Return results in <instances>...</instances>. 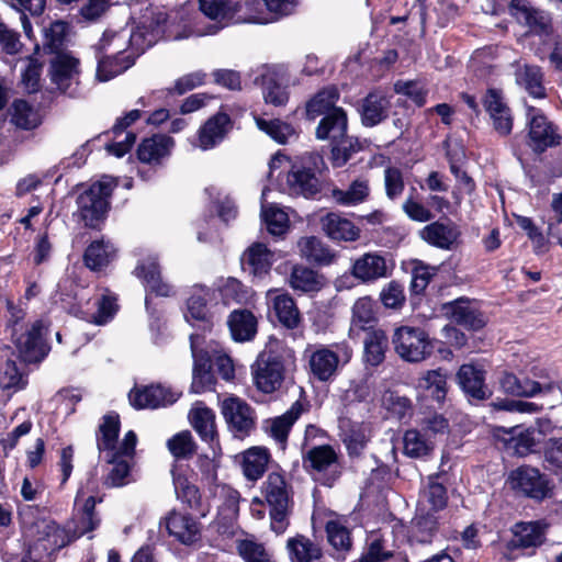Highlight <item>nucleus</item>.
Listing matches in <instances>:
<instances>
[{
	"label": "nucleus",
	"mask_w": 562,
	"mask_h": 562,
	"mask_svg": "<svg viewBox=\"0 0 562 562\" xmlns=\"http://www.w3.org/2000/svg\"><path fill=\"white\" fill-rule=\"evenodd\" d=\"M371 193L370 182L367 178L355 179L347 189L335 188L331 199L341 206H356L364 203Z\"/></svg>",
	"instance_id": "obj_41"
},
{
	"label": "nucleus",
	"mask_w": 562,
	"mask_h": 562,
	"mask_svg": "<svg viewBox=\"0 0 562 562\" xmlns=\"http://www.w3.org/2000/svg\"><path fill=\"white\" fill-rule=\"evenodd\" d=\"M53 85L64 94L75 97L79 89V59L68 53H57L49 63Z\"/></svg>",
	"instance_id": "obj_11"
},
{
	"label": "nucleus",
	"mask_w": 562,
	"mask_h": 562,
	"mask_svg": "<svg viewBox=\"0 0 562 562\" xmlns=\"http://www.w3.org/2000/svg\"><path fill=\"white\" fill-rule=\"evenodd\" d=\"M291 286L304 293L316 292L322 288L318 274L306 267H294L290 278Z\"/></svg>",
	"instance_id": "obj_62"
},
{
	"label": "nucleus",
	"mask_w": 562,
	"mask_h": 562,
	"mask_svg": "<svg viewBox=\"0 0 562 562\" xmlns=\"http://www.w3.org/2000/svg\"><path fill=\"white\" fill-rule=\"evenodd\" d=\"M173 145L175 142L171 137L154 135L139 144L137 157L144 164L159 165L170 155Z\"/></svg>",
	"instance_id": "obj_36"
},
{
	"label": "nucleus",
	"mask_w": 562,
	"mask_h": 562,
	"mask_svg": "<svg viewBox=\"0 0 562 562\" xmlns=\"http://www.w3.org/2000/svg\"><path fill=\"white\" fill-rule=\"evenodd\" d=\"M171 475L177 498L205 516V512L201 508L200 491L187 475V470L182 467H173Z\"/></svg>",
	"instance_id": "obj_34"
},
{
	"label": "nucleus",
	"mask_w": 562,
	"mask_h": 562,
	"mask_svg": "<svg viewBox=\"0 0 562 562\" xmlns=\"http://www.w3.org/2000/svg\"><path fill=\"white\" fill-rule=\"evenodd\" d=\"M212 299V292L209 288L195 284L191 289V294L187 301V312L184 317L188 322L201 321L209 324L207 302Z\"/></svg>",
	"instance_id": "obj_47"
},
{
	"label": "nucleus",
	"mask_w": 562,
	"mask_h": 562,
	"mask_svg": "<svg viewBox=\"0 0 562 562\" xmlns=\"http://www.w3.org/2000/svg\"><path fill=\"white\" fill-rule=\"evenodd\" d=\"M303 467L312 473L316 481L330 486L339 475L338 454L331 446L319 445L303 456Z\"/></svg>",
	"instance_id": "obj_9"
},
{
	"label": "nucleus",
	"mask_w": 562,
	"mask_h": 562,
	"mask_svg": "<svg viewBox=\"0 0 562 562\" xmlns=\"http://www.w3.org/2000/svg\"><path fill=\"white\" fill-rule=\"evenodd\" d=\"M119 432V415L114 413L105 415L99 426V435L97 437V446L100 456L104 460H114L115 452L119 451L121 445L117 442Z\"/></svg>",
	"instance_id": "obj_30"
},
{
	"label": "nucleus",
	"mask_w": 562,
	"mask_h": 562,
	"mask_svg": "<svg viewBox=\"0 0 562 562\" xmlns=\"http://www.w3.org/2000/svg\"><path fill=\"white\" fill-rule=\"evenodd\" d=\"M273 254L261 243L251 245L243 256L244 265L255 277L267 274L273 263Z\"/></svg>",
	"instance_id": "obj_49"
},
{
	"label": "nucleus",
	"mask_w": 562,
	"mask_h": 562,
	"mask_svg": "<svg viewBox=\"0 0 562 562\" xmlns=\"http://www.w3.org/2000/svg\"><path fill=\"white\" fill-rule=\"evenodd\" d=\"M443 311L454 323L468 329L477 330L485 325L483 314L468 299L460 297L449 302L443 305Z\"/></svg>",
	"instance_id": "obj_25"
},
{
	"label": "nucleus",
	"mask_w": 562,
	"mask_h": 562,
	"mask_svg": "<svg viewBox=\"0 0 562 562\" xmlns=\"http://www.w3.org/2000/svg\"><path fill=\"white\" fill-rule=\"evenodd\" d=\"M419 236L436 248L451 250L458 243L460 231L452 222L436 221L423 227Z\"/></svg>",
	"instance_id": "obj_23"
},
{
	"label": "nucleus",
	"mask_w": 562,
	"mask_h": 562,
	"mask_svg": "<svg viewBox=\"0 0 562 562\" xmlns=\"http://www.w3.org/2000/svg\"><path fill=\"white\" fill-rule=\"evenodd\" d=\"M257 127L269 135L279 144H286L295 137V130L289 123L281 120H266L259 116L255 117Z\"/></svg>",
	"instance_id": "obj_61"
},
{
	"label": "nucleus",
	"mask_w": 562,
	"mask_h": 562,
	"mask_svg": "<svg viewBox=\"0 0 562 562\" xmlns=\"http://www.w3.org/2000/svg\"><path fill=\"white\" fill-rule=\"evenodd\" d=\"M390 108L391 102L384 93L380 91L369 93L361 103L362 124L368 127L380 124L389 116Z\"/></svg>",
	"instance_id": "obj_35"
},
{
	"label": "nucleus",
	"mask_w": 562,
	"mask_h": 562,
	"mask_svg": "<svg viewBox=\"0 0 562 562\" xmlns=\"http://www.w3.org/2000/svg\"><path fill=\"white\" fill-rule=\"evenodd\" d=\"M263 493L270 507H288L289 494L286 484L282 474L278 472L269 473L263 483Z\"/></svg>",
	"instance_id": "obj_58"
},
{
	"label": "nucleus",
	"mask_w": 562,
	"mask_h": 562,
	"mask_svg": "<svg viewBox=\"0 0 562 562\" xmlns=\"http://www.w3.org/2000/svg\"><path fill=\"white\" fill-rule=\"evenodd\" d=\"M46 325L42 319L35 321L30 329L15 338V346L24 362H38L45 358L48 347L44 341Z\"/></svg>",
	"instance_id": "obj_17"
},
{
	"label": "nucleus",
	"mask_w": 562,
	"mask_h": 562,
	"mask_svg": "<svg viewBox=\"0 0 562 562\" xmlns=\"http://www.w3.org/2000/svg\"><path fill=\"white\" fill-rule=\"evenodd\" d=\"M273 312L279 322L286 328H296L300 323V312L293 299L285 293L272 297Z\"/></svg>",
	"instance_id": "obj_57"
},
{
	"label": "nucleus",
	"mask_w": 562,
	"mask_h": 562,
	"mask_svg": "<svg viewBox=\"0 0 562 562\" xmlns=\"http://www.w3.org/2000/svg\"><path fill=\"white\" fill-rule=\"evenodd\" d=\"M164 524L168 533L182 544L190 546L201 539L202 526L189 514L171 510Z\"/></svg>",
	"instance_id": "obj_18"
},
{
	"label": "nucleus",
	"mask_w": 562,
	"mask_h": 562,
	"mask_svg": "<svg viewBox=\"0 0 562 562\" xmlns=\"http://www.w3.org/2000/svg\"><path fill=\"white\" fill-rule=\"evenodd\" d=\"M527 144L538 154L562 143V134L558 125L550 121L542 110L526 105Z\"/></svg>",
	"instance_id": "obj_6"
},
{
	"label": "nucleus",
	"mask_w": 562,
	"mask_h": 562,
	"mask_svg": "<svg viewBox=\"0 0 562 562\" xmlns=\"http://www.w3.org/2000/svg\"><path fill=\"white\" fill-rule=\"evenodd\" d=\"M189 419L203 441L213 445L216 440L217 432L215 427L214 412L203 405L201 402L194 404L189 412Z\"/></svg>",
	"instance_id": "obj_40"
},
{
	"label": "nucleus",
	"mask_w": 562,
	"mask_h": 562,
	"mask_svg": "<svg viewBox=\"0 0 562 562\" xmlns=\"http://www.w3.org/2000/svg\"><path fill=\"white\" fill-rule=\"evenodd\" d=\"M319 224L324 234L334 241H356L360 237V228L336 212L321 216Z\"/></svg>",
	"instance_id": "obj_24"
},
{
	"label": "nucleus",
	"mask_w": 562,
	"mask_h": 562,
	"mask_svg": "<svg viewBox=\"0 0 562 562\" xmlns=\"http://www.w3.org/2000/svg\"><path fill=\"white\" fill-rule=\"evenodd\" d=\"M136 443V434L133 430L127 431L120 445L119 451L115 452L114 460H105L112 465L104 481L106 486L121 487L128 483L131 461L135 454Z\"/></svg>",
	"instance_id": "obj_13"
},
{
	"label": "nucleus",
	"mask_w": 562,
	"mask_h": 562,
	"mask_svg": "<svg viewBox=\"0 0 562 562\" xmlns=\"http://www.w3.org/2000/svg\"><path fill=\"white\" fill-rule=\"evenodd\" d=\"M533 375L538 380L519 379L513 373H505L501 379V386L507 394L526 397H532L536 394L543 395L544 391L554 387L548 371L541 369L535 371Z\"/></svg>",
	"instance_id": "obj_16"
},
{
	"label": "nucleus",
	"mask_w": 562,
	"mask_h": 562,
	"mask_svg": "<svg viewBox=\"0 0 562 562\" xmlns=\"http://www.w3.org/2000/svg\"><path fill=\"white\" fill-rule=\"evenodd\" d=\"M95 57L98 59L95 76L99 81L113 79L131 68L135 63L134 54L120 56L116 54L101 53L95 54Z\"/></svg>",
	"instance_id": "obj_39"
},
{
	"label": "nucleus",
	"mask_w": 562,
	"mask_h": 562,
	"mask_svg": "<svg viewBox=\"0 0 562 562\" xmlns=\"http://www.w3.org/2000/svg\"><path fill=\"white\" fill-rule=\"evenodd\" d=\"M180 394L162 385H150L143 389H134L128 394L130 403L138 409L158 408L171 405Z\"/></svg>",
	"instance_id": "obj_21"
},
{
	"label": "nucleus",
	"mask_w": 562,
	"mask_h": 562,
	"mask_svg": "<svg viewBox=\"0 0 562 562\" xmlns=\"http://www.w3.org/2000/svg\"><path fill=\"white\" fill-rule=\"evenodd\" d=\"M190 340L193 357L191 391L193 393L201 394L203 392L213 390L215 379L211 372L210 357L196 349L194 335L190 336Z\"/></svg>",
	"instance_id": "obj_27"
},
{
	"label": "nucleus",
	"mask_w": 562,
	"mask_h": 562,
	"mask_svg": "<svg viewBox=\"0 0 562 562\" xmlns=\"http://www.w3.org/2000/svg\"><path fill=\"white\" fill-rule=\"evenodd\" d=\"M12 123L25 131L34 130L41 124L38 112L24 100H15L12 104Z\"/></svg>",
	"instance_id": "obj_60"
},
{
	"label": "nucleus",
	"mask_w": 562,
	"mask_h": 562,
	"mask_svg": "<svg viewBox=\"0 0 562 562\" xmlns=\"http://www.w3.org/2000/svg\"><path fill=\"white\" fill-rule=\"evenodd\" d=\"M446 504V487L436 481H430L419 495L417 512L434 514L442 509Z\"/></svg>",
	"instance_id": "obj_55"
},
{
	"label": "nucleus",
	"mask_w": 562,
	"mask_h": 562,
	"mask_svg": "<svg viewBox=\"0 0 562 562\" xmlns=\"http://www.w3.org/2000/svg\"><path fill=\"white\" fill-rule=\"evenodd\" d=\"M94 305L98 306L97 312L91 313L89 308L80 310L77 316L97 325H104L113 318L117 311L116 297L108 292L98 297Z\"/></svg>",
	"instance_id": "obj_52"
},
{
	"label": "nucleus",
	"mask_w": 562,
	"mask_h": 562,
	"mask_svg": "<svg viewBox=\"0 0 562 562\" xmlns=\"http://www.w3.org/2000/svg\"><path fill=\"white\" fill-rule=\"evenodd\" d=\"M115 248L110 241L94 240L85 251L83 260L92 271L103 270L114 258Z\"/></svg>",
	"instance_id": "obj_51"
},
{
	"label": "nucleus",
	"mask_w": 562,
	"mask_h": 562,
	"mask_svg": "<svg viewBox=\"0 0 562 562\" xmlns=\"http://www.w3.org/2000/svg\"><path fill=\"white\" fill-rule=\"evenodd\" d=\"M338 98V90L331 86L321 90L306 105L310 119L324 115L316 128L318 139L337 138L347 131V114L335 105Z\"/></svg>",
	"instance_id": "obj_3"
},
{
	"label": "nucleus",
	"mask_w": 562,
	"mask_h": 562,
	"mask_svg": "<svg viewBox=\"0 0 562 562\" xmlns=\"http://www.w3.org/2000/svg\"><path fill=\"white\" fill-rule=\"evenodd\" d=\"M458 383L465 394L475 400H484L490 395L485 385L484 371L473 364H463L457 373Z\"/></svg>",
	"instance_id": "obj_38"
},
{
	"label": "nucleus",
	"mask_w": 562,
	"mask_h": 562,
	"mask_svg": "<svg viewBox=\"0 0 562 562\" xmlns=\"http://www.w3.org/2000/svg\"><path fill=\"white\" fill-rule=\"evenodd\" d=\"M310 369L314 378L322 382L331 380L339 366L338 353L329 347L319 346L313 350L308 360Z\"/></svg>",
	"instance_id": "obj_31"
},
{
	"label": "nucleus",
	"mask_w": 562,
	"mask_h": 562,
	"mask_svg": "<svg viewBox=\"0 0 562 562\" xmlns=\"http://www.w3.org/2000/svg\"><path fill=\"white\" fill-rule=\"evenodd\" d=\"M286 549L291 562H313L322 555L318 546L302 535L289 538Z\"/></svg>",
	"instance_id": "obj_54"
},
{
	"label": "nucleus",
	"mask_w": 562,
	"mask_h": 562,
	"mask_svg": "<svg viewBox=\"0 0 562 562\" xmlns=\"http://www.w3.org/2000/svg\"><path fill=\"white\" fill-rule=\"evenodd\" d=\"M297 247L301 256L310 262L327 266L335 260L333 250L315 236L302 237Z\"/></svg>",
	"instance_id": "obj_46"
},
{
	"label": "nucleus",
	"mask_w": 562,
	"mask_h": 562,
	"mask_svg": "<svg viewBox=\"0 0 562 562\" xmlns=\"http://www.w3.org/2000/svg\"><path fill=\"white\" fill-rule=\"evenodd\" d=\"M389 262L380 252H367L352 263V276L362 282H372L385 278L389 273Z\"/></svg>",
	"instance_id": "obj_26"
},
{
	"label": "nucleus",
	"mask_w": 562,
	"mask_h": 562,
	"mask_svg": "<svg viewBox=\"0 0 562 562\" xmlns=\"http://www.w3.org/2000/svg\"><path fill=\"white\" fill-rule=\"evenodd\" d=\"M95 487L94 481H89L86 486L78 490L75 499V515L71 527L74 541L81 536L93 531L100 525V518L95 514V497L92 494Z\"/></svg>",
	"instance_id": "obj_10"
},
{
	"label": "nucleus",
	"mask_w": 562,
	"mask_h": 562,
	"mask_svg": "<svg viewBox=\"0 0 562 562\" xmlns=\"http://www.w3.org/2000/svg\"><path fill=\"white\" fill-rule=\"evenodd\" d=\"M215 495L223 498V503L218 505V528L223 526L226 530L233 525L237 517L239 493L229 486L218 485L216 486Z\"/></svg>",
	"instance_id": "obj_45"
},
{
	"label": "nucleus",
	"mask_w": 562,
	"mask_h": 562,
	"mask_svg": "<svg viewBox=\"0 0 562 562\" xmlns=\"http://www.w3.org/2000/svg\"><path fill=\"white\" fill-rule=\"evenodd\" d=\"M150 293L159 296H169L172 294V286L162 281L160 269L156 256H148L139 261L134 271Z\"/></svg>",
	"instance_id": "obj_28"
},
{
	"label": "nucleus",
	"mask_w": 562,
	"mask_h": 562,
	"mask_svg": "<svg viewBox=\"0 0 562 562\" xmlns=\"http://www.w3.org/2000/svg\"><path fill=\"white\" fill-rule=\"evenodd\" d=\"M437 531V517L431 513L417 512L411 524L408 539L412 544H430Z\"/></svg>",
	"instance_id": "obj_43"
},
{
	"label": "nucleus",
	"mask_w": 562,
	"mask_h": 562,
	"mask_svg": "<svg viewBox=\"0 0 562 562\" xmlns=\"http://www.w3.org/2000/svg\"><path fill=\"white\" fill-rule=\"evenodd\" d=\"M222 414L229 430L237 438L248 436L256 426V413L252 407L236 396H229L222 402Z\"/></svg>",
	"instance_id": "obj_12"
},
{
	"label": "nucleus",
	"mask_w": 562,
	"mask_h": 562,
	"mask_svg": "<svg viewBox=\"0 0 562 562\" xmlns=\"http://www.w3.org/2000/svg\"><path fill=\"white\" fill-rule=\"evenodd\" d=\"M364 360L368 364L376 367L381 364L385 358L387 349V337L381 328L366 331Z\"/></svg>",
	"instance_id": "obj_53"
},
{
	"label": "nucleus",
	"mask_w": 562,
	"mask_h": 562,
	"mask_svg": "<svg viewBox=\"0 0 562 562\" xmlns=\"http://www.w3.org/2000/svg\"><path fill=\"white\" fill-rule=\"evenodd\" d=\"M303 412V404L300 401H296L281 416L265 420L263 429L271 438L283 447L288 440L292 426Z\"/></svg>",
	"instance_id": "obj_32"
},
{
	"label": "nucleus",
	"mask_w": 562,
	"mask_h": 562,
	"mask_svg": "<svg viewBox=\"0 0 562 562\" xmlns=\"http://www.w3.org/2000/svg\"><path fill=\"white\" fill-rule=\"evenodd\" d=\"M266 190L261 194V216L266 223L267 229L271 235L281 236L289 228L288 214L276 205H266L263 200Z\"/></svg>",
	"instance_id": "obj_59"
},
{
	"label": "nucleus",
	"mask_w": 562,
	"mask_h": 562,
	"mask_svg": "<svg viewBox=\"0 0 562 562\" xmlns=\"http://www.w3.org/2000/svg\"><path fill=\"white\" fill-rule=\"evenodd\" d=\"M493 437L502 441L507 450H512L518 456L528 454L536 446L533 429L524 428L522 426H495Z\"/></svg>",
	"instance_id": "obj_19"
},
{
	"label": "nucleus",
	"mask_w": 562,
	"mask_h": 562,
	"mask_svg": "<svg viewBox=\"0 0 562 562\" xmlns=\"http://www.w3.org/2000/svg\"><path fill=\"white\" fill-rule=\"evenodd\" d=\"M509 487L526 497L541 502L552 494V484L538 469L524 465L513 470L507 479Z\"/></svg>",
	"instance_id": "obj_8"
},
{
	"label": "nucleus",
	"mask_w": 562,
	"mask_h": 562,
	"mask_svg": "<svg viewBox=\"0 0 562 562\" xmlns=\"http://www.w3.org/2000/svg\"><path fill=\"white\" fill-rule=\"evenodd\" d=\"M351 314L350 337L356 338L361 333L376 329L375 303L370 296L359 297L352 305Z\"/></svg>",
	"instance_id": "obj_29"
},
{
	"label": "nucleus",
	"mask_w": 562,
	"mask_h": 562,
	"mask_svg": "<svg viewBox=\"0 0 562 562\" xmlns=\"http://www.w3.org/2000/svg\"><path fill=\"white\" fill-rule=\"evenodd\" d=\"M416 387L426 396L441 403L447 395V374L441 369L428 370L418 378Z\"/></svg>",
	"instance_id": "obj_48"
},
{
	"label": "nucleus",
	"mask_w": 562,
	"mask_h": 562,
	"mask_svg": "<svg viewBox=\"0 0 562 562\" xmlns=\"http://www.w3.org/2000/svg\"><path fill=\"white\" fill-rule=\"evenodd\" d=\"M326 537L337 559L345 560L346 554L352 548L351 531L348 519L344 516L333 514L325 524Z\"/></svg>",
	"instance_id": "obj_22"
},
{
	"label": "nucleus",
	"mask_w": 562,
	"mask_h": 562,
	"mask_svg": "<svg viewBox=\"0 0 562 562\" xmlns=\"http://www.w3.org/2000/svg\"><path fill=\"white\" fill-rule=\"evenodd\" d=\"M516 82L522 87L529 95L540 99L546 97L544 87L542 85L543 75L540 67L535 65L519 66L515 72Z\"/></svg>",
	"instance_id": "obj_50"
},
{
	"label": "nucleus",
	"mask_w": 562,
	"mask_h": 562,
	"mask_svg": "<svg viewBox=\"0 0 562 562\" xmlns=\"http://www.w3.org/2000/svg\"><path fill=\"white\" fill-rule=\"evenodd\" d=\"M392 344L395 352L407 362H420L432 351L428 334L419 327L401 326L394 330Z\"/></svg>",
	"instance_id": "obj_7"
},
{
	"label": "nucleus",
	"mask_w": 562,
	"mask_h": 562,
	"mask_svg": "<svg viewBox=\"0 0 562 562\" xmlns=\"http://www.w3.org/2000/svg\"><path fill=\"white\" fill-rule=\"evenodd\" d=\"M548 529L549 524L544 519L518 521L510 528L508 549L533 552L546 542Z\"/></svg>",
	"instance_id": "obj_15"
},
{
	"label": "nucleus",
	"mask_w": 562,
	"mask_h": 562,
	"mask_svg": "<svg viewBox=\"0 0 562 562\" xmlns=\"http://www.w3.org/2000/svg\"><path fill=\"white\" fill-rule=\"evenodd\" d=\"M227 323L235 341H249L257 334V318L250 311H233Z\"/></svg>",
	"instance_id": "obj_44"
},
{
	"label": "nucleus",
	"mask_w": 562,
	"mask_h": 562,
	"mask_svg": "<svg viewBox=\"0 0 562 562\" xmlns=\"http://www.w3.org/2000/svg\"><path fill=\"white\" fill-rule=\"evenodd\" d=\"M232 128L233 122L229 115L218 112L199 128L194 145L202 150L212 149L225 139Z\"/></svg>",
	"instance_id": "obj_20"
},
{
	"label": "nucleus",
	"mask_w": 562,
	"mask_h": 562,
	"mask_svg": "<svg viewBox=\"0 0 562 562\" xmlns=\"http://www.w3.org/2000/svg\"><path fill=\"white\" fill-rule=\"evenodd\" d=\"M246 4L232 0H200V10L222 26L248 22H261L254 14L244 12Z\"/></svg>",
	"instance_id": "obj_14"
},
{
	"label": "nucleus",
	"mask_w": 562,
	"mask_h": 562,
	"mask_svg": "<svg viewBox=\"0 0 562 562\" xmlns=\"http://www.w3.org/2000/svg\"><path fill=\"white\" fill-rule=\"evenodd\" d=\"M255 83L260 86L266 103L282 106L288 102V86L283 85L277 71L266 68L260 76L256 77Z\"/></svg>",
	"instance_id": "obj_33"
},
{
	"label": "nucleus",
	"mask_w": 562,
	"mask_h": 562,
	"mask_svg": "<svg viewBox=\"0 0 562 562\" xmlns=\"http://www.w3.org/2000/svg\"><path fill=\"white\" fill-rule=\"evenodd\" d=\"M404 452L412 458H420L427 456L432 450V442L426 434L419 430L409 429L405 432Z\"/></svg>",
	"instance_id": "obj_63"
},
{
	"label": "nucleus",
	"mask_w": 562,
	"mask_h": 562,
	"mask_svg": "<svg viewBox=\"0 0 562 562\" xmlns=\"http://www.w3.org/2000/svg\"><path fill=\"white\" fill-rule=\"evenodd\" d=\"M116 182L111 177H103L82 192L78 199V214L86 226L97 228L104 218L109 207V198Z\"/></svg>",
	"instance_id": "obj_5"
},
{
	"label": "nucleus",
	"mask_w": 562,
	"mask_h": 562,
	"mask_svg": "<svg viewBox=\"0 0 562 562\" xmlns=\"http://www.w3.org/2000/svg\"><path fill=\"white\" fill-rule=\"evenodd\" d=\"M292 358L290 350L279 341L270 342L257 358L254 366V381L263 393L279 390L284 381L286 362Z\"/></svg>",
	"instance_id": "obj_4"
},
{
	"label": "nucleus",
	"mask_w": 562,
	"mask_h": 562,
	"mask_svg": "<svg viewBox=\"0 0 562 562\" xmlns=\"http://www.w3.org/2000/svg\"><path fill=\"white\" fill-rule=\"evenodd\" d=\"M509 10L517 22L527 25L532 32L546 33L548 31V15L531 7L527 0H512Z\"/></svg>",
	"instance_id": "obj_37"
},
{
	"label": "nucleus",
	"mask_w": 562,
	"mask_h": 562,
	"mask_svg": "<svg viewBox=\"0 0 562 562\" xmlns=\"http://www.w3.org/2000/svg\"><path fill=\"white\" fill-rule=\"evenodd\" d=\"M370 432L367 425L352 423L348 419L340 422V438L350 456H359L369 441Z\"/></svg>",
	"instance_id": "obj_42"
},
{
	"label": "nucleus",
	"mask_w": 562,
	"mask_h": 562,
	"mask_svg": "<svg viewBox=\"0 0 562 562\" xmlns=\"http://www.w3.org/2000/svg\"><path fill=\"white\" fill-rule=\"evenodd\" d=\"M167 20L164 12H158L155 23L148 26L143 25L137 27H122L120 30L108 29L102 34V37L93 46L95 54L110 53L120 56L134 54V59L143 54L145 49L153 46L157 37L161 34L160 26Z\"/></svg>",
	"instance_id": "obj_2"
},
{
	"label": "nucleus",
	"mask_w": 562,
	"mask_h": 562,
	"mask_svg": "<svg viewBox=\"0 0 562 562\" xmlns=\"http://www.w3.org/2000/svg\"><path fill=\"white\" fill-rule=\"evenodd\" d=\"M269 461L267 449L255 447L248 449L243 457V473L249 481H257L262 476Z\"/></svg>",
	"instance_id": "obj_56"
},
{
	"label": "nucleus",
	"mask_w": 562,
	"mask_h": 562,
	"mask_svg": "<svg viewBox=\"0 0 562 562\" xmlns=\"http://www.w3.org/2000/svg\"><path fill=\"white\" fill-rule=\"evenodd\" d=\"M324 165L323 157L317 153H304L291 161L286 156L276 155L269 166L270 176L278 168L289 169L285 173V181L281 186L292 196L314 198L321 191V183L316 176Z\"/></svg>",
	"instance_id": "obj_1"
},
{
	"label": "nucleus",
	"mask_w": 562,
	"mask_h": 562,
	"mask_svg": "<svg viewBox=\"0 0 562 562\" xmlns=\"http://www.w3.org/2000/svg\"><path fill=\"white\" fill-rule=\"evenodd\" d=\"M218 290L225 304L246 303L251 296L250 290L235 278L223 280Z\"/></svg>",
	"instance_id": "obj_64"
}]
</instances>
